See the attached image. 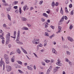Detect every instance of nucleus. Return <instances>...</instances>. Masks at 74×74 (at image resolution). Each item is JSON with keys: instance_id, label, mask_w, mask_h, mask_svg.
Listing matches in <instances>:
<instances>
[{"instance_id": "51", "label": "nucleus", "mask_w": 74, "mask_h": 74, "mask_svg": "<svg viewBox=\"0 0 74 74\" xmlns=\"http://www.w3.org/2000/svg\"><path fill=\"white\" fill-rule=\"evenodd\" d=\"M19 12V11H18V10H16V11H15V12L16 13H18V12Z\"/></svg>"}, {"instance_id": "58", "label": "nucleus", "mask_w": 74, "mask_h": 74, "mask_svg": "<svg viewBox=\"0 0 74 74\" xmlns=\"http://www.w3.org/2000/svg\"><path fill=\"white\" fill-rule=\"evenodd\" d=\"M68 3H69V2L68 1H66V4H68Z\"/></svg>"}, {"instance_id": "16", "label": "nucleus", "mask_w": 74, "mask_h": 74, "mask_svg": "<svg viewBox=\"0 0 74 74\" xmlns=\"http://www.w3.org/2000/svg\"><path fill=\"white\" fill-rule=\"evenodd\" d=\"M43 15L44 16H45V17H46V18H47L48 17V15L46 13H44L43 14Z\"/></svg>"}, {"instance_id": "48", "label": "nucleus", "mask_w": 74, "mask_h": 74, "mask_svg": "<svg viewBox=\"0 0 74 74\" xmlns=\"http://www.w3.org/2000/svg\"><path fill=\"white\" fill-rule=\"evenodd\" d=\"M64 18L65 20H67V17L66 16H64Z\"/></svg>"}, {"instance_id": "40", "label": "nucleus", "mask_w": 74, "mask_h": 74, "mask_svg": "<svg viewBox=\"0 0 74 74\" xmlns=\"http://www.w3.org/2000/svg\"><path fill=\"white\" fill-rule=\"evenodd\" d=\"M45 35L46 36H49V35L48 34V33L47 32H45Z\"/></svg>"}, {"instance_id": "52", "label": "nucleus", "mask_w": 74, "mask_h": 74, "mask_svg": "<svg viewBox=\"0 0 74 74\" xmlns=\"http://www.w3.org/2000/svg\"><path fill=\"white\" fill-rule=\"evenodd\" d=\"M62 40L63 41H64V38H63V36H62Z\"/></svg>"}, {"instance_id": "7", "label": "nucleus", "mask_w": 74, "mask_h": 74, "mask_svg": "<svg viewBox=\"0 0 74 74\" xmlns=\"http://www.w3.org/2000/svg\"><path fill=\"white\" fill-rule=\"evenodd\" d=\"M67 39L69 41H71V42H73L74 41V40H73V38L70 37H68Z\"/></svg>"}, {"instance_id": "1", "label": "nucleus", "mask_w": 74, "mask_h": 74, "mask_svg": "<svg viewBox=\"0 0 74 74\" xmlns=\"http://www.w3.org/2000/svg\"><path fill=\"white\" fill-rule=\"evenodd\" d=\"M20 35V32L19 31H18V35L17 37V39L16 40V42L17 44H23L22 42H20L19 41V36Z\"/></svg>"}, {"instance_id": "14", "label": "nucleus", "mask_w": 74, "mask_h": 74, "mask_svg": "<svg viewBox=\"0 0 74 74\" xmlns=\"http://www.w3.org/2000/svg\"><path fill=\"white\" fill-rule=\"evenodd\" d=\"M39 42H36L34 41V40H33V44H39Z\"/></svg>"}, {"instance_id": "37", "label": "nucleus", "mask_w": 74, "mask_h": 74, "mask_svg": "<svg viewBox=\"0 0 74 74\" xmlns=\"http://www.w3.org/2000/svg\"><path fill=\"white\" fill-rule=\"evenodd\" d=\"M54 36H55V34H53L52 36H51L49 37V38H52V37H54Z\"/></svg>"}, {"instance_id": "63", "label": "nucleus", "mask_w": 74, "mask_h": 74, "mask_svg": "<svg viewBox=\"0 0 74 74\" xmlns=\"http://www.w3.org/2000/svg\"><path fill=\"white\" fill-rule=\"evenodd\" d=\"M2 2L4 3H5V0H3Z\"/></svg>"}, {"instance_id": "30", "label": "nucleus", "mask_w": 74, "mask_h": 74, "mask_svg": "<svg viewBox=\"0 0 74 74\" xmlns=\"http://www.w3.org/2000/svg\"><path fill=\"white\" fill-rule=\"evenodd\" d=\"M45 62H46V63H48L50 62V60H45Z\"/></svg>"}, {"instance_id": "4", "label": "nucleus", "mask_w": 74, "mask_h": 74, "mask_svg": "<svg viewBox=\"0 0 74 74\" xmlns=\"http://www.w3.org/2000/svg\"><path fill=\"white\" fill-rule=\"evenodd\" d=\"M58 31L56 33H60L62 32V27L60 26H59L58 27Z\"/></svg>"}, {"instance_id": "56", "label": "nucleus", "mask_w": 74, "mask_h": 74, "mask_svg": "<svg viewBox=\"0 0 74 74\" xmlns=\"http://www.w3.org/2000/svg\"><path fill=\"white\" fill-rule=\"evenodd\" d=\"M8 18L10 20V15H9V14H8Z\"/></svg>"}, {"instance_id": "5", "label": "nucleus", "mask_w": 74, "mask_h": 74, "mask_svg": "<svg viewBox=\"0 0 74 74\" xmlns=\"http://www.w3.org/2000/svg\"><path fill=\"white\" fill-rule=\"evenodd\" d=\"M29 7H28L27 5H25L23 7V10L24 11H26V9L27 10H28L29 9Z\"/></svg>"}, {"instance_id": "61", "label": "nucleus", "mask_w": 74, "mask_h": 74, "mask_svg": "<svg viewBox=\"0 0 74 74\" xmlns=\"http://www.w3.org/2000/svg\"><path fill=\"white\" fill-rule=\"evenodd\" d=\"M27 25L28 26V27H30V26H31L30 25V24H27Z\"/></svg>"}, {"instance_id": "24", "label": "nucleus", "mask_w": 74, "mask_h": 74, "mask_svg": "<svg viewBox=\"0 0 74 74\" xmlns=\"http://www.w3.org/2000/svg\"><path fill=\"white\" fill-rule=\"evenodd\" d=\"M3 27H4L5 28H7V25L5 24H4L3 25Z\"/></svg>"}, {"instance_id": "50", "label": "nucleus", "mask_w": 74, "mask_h": 74, "mask_svg": "<svg viewBox=\"0 0 74 74\" xmlns=\"http://www.w3.org/2000/svg\"><path fill=\"white\" fill-rule=\"evenodd\" d=\"M73 10L71 11V15H73V14H74V13L73 12Z\"/></svg>"}, {"instance_id": "22", "label": "nucleus", "mask_w": 74, "mask_h": 74, "mask_svg": "<svg viewBox=\"0 0 74 74\" xmlns=\"http://www.w3.org/2000/svg\"><path fill=\"white\" fill-rule=\"evenodd\" d=\"M42 47V45L41 43L40 44V45H38L37 46V47L38 48L39 47Z\"/></svg>"}, {"instance_id": "26", "label": "nucleus", "mask_w": 74, "mask_h": 74, "mask_svg": "<svg viewBox=\"0 0 74 74\" xmlns=\"http://www.w3.org/2000/svg\"><path fill=\"white\" fill-rule=\"evenodd\" d=\"M17 62L18 63V64H22V62H21V61H17Z\"/></svg>"}, {"instance_id": "13", "label": "nucleus", "mask_w": 74, "mask_h": 74, "mask_svg": "<svg viewBox=\"0 0 74 74\" xmlns=\"http://www.w3.org/2000/svg\"><path fill=\"white\" fill-rule=\"evenodd\" d=\"M4 57L5 59H9L8 56H7V54H5L4 55Z\"/></svg>"}, {"instance_id": "46", "label": "nucleus", "mask_w": 74, "mask_h": 74, "mask_svg": "<svg viewBox=\"0 0 74 74\" xmlns=\"http://www.w3.org/2000/svg\"><path fill=\"white\" fill-rule=\"evenodd\" d=\"M66 53L68 55H70V53H69V51H67Z\"/></svg>"}, {"instance_id": "64", "label": "nucleus", "mask_w": 74, "mask_h": 74, "mask_svg": "<svg viewBox=\"0 0 74 74\" xmlns=\"http://www.w3.org/2000/svg\"><path fill=\"white\" fill-rule=\"evenodd\" d=\"M33 9V7H31L30 8V10H32Z\"/></svg>"}, {"instance_id": "32", "label": "nucleus", "mask_w": 74, "mask_h": 74, "mask_svg": "<svg viewBox=\"0 0 74 74\" xmlns=\"http://www.w3.org/2000/svg\"><path fill=\"white\" fill-rule=\"evenodd\" d=\"M66 62H68V63H70V61L69 60H68L67 58L66 59Z\"/></svg>"}, {"instance_id": "15", "label": "nucleus", "mask_w": 74, "mask_h": 74, "mask_svg": "<svg viewBox=\"0 0 74 74\" xmlns=\"http://www.w3.org/2000/svg\"><path fill=\"white\" fill-rule=\"evenodd\" d=\"M21 19H22V21H26V20H27V18H25L22 17L21 18Z\"/></svg>"}, {"instance_id": "35", "label": "nucleus", "mask_w": 74, "mask_h": 74, "mask_svg": "<svg viewBox=\"0 0 74 74\" xmlns=\"http://www.w3.org/2000/svg\"><path fill=\"white\" fill-rule=\"evenodd\" d=\"M2 43L3 44H4V39H2Z\"/></svg>"}, {"instance_id": "41", "label": "nucleus", "mask_w": 74, "mask_h": 74, "mask_svg": "<svg viewBox=\"0 0 74 74\" xmlns=\"http://www.w3.org/2000/svg\"><path fill=\"white\" fill-rule=\"evenodd\" d=\"M42 3H43V1H40L39 3V4H42Z\"/></svg>"}, {"instance_id": "19", "label": "nucleus", "mask_w": 74, "mask_h": 74, "mask_svg": "<svg viewBox=\"0 0 74 74\" xmlns=\"http://www.w3.org/2000/svg\"><path fill=\"white\" fill-rule=\"evenodd\" d=\"M17 52L18 53H19V54H20L21 53V51H20V50L19 49H17Z\"/></svg>"}, {"instance_id": "33", "label": "nucleus", "mask_w": 74, "mask_h": 74, "mask_svg": "<svg viewBox=\"0 0 74 74\" xmlns=\"http://www.w3.org/2000/svg\"><path fill=\"white\" fill-rule=\"evenodd\" d=\"M50 71H51L50 70L48 69L47 72V74H48L50 73Z\"/></svg>"}, {"instance_id": "3", "label": "nucleus", "mask_w": 74, "mask_h": 74, "mask_svg": "<svg viewBox=\"0 0 74 74\" xmlns=\"http://www.w3.org/2000/svg\"><path fill=\"white\" fill-rule=\"evenodd\" d=\"M58 62L56 63V64H57V65H58V66H61L62 65V64H61L60 63L61 61H60V60H58Z\"/></svg>"}, {"instance_id": "9", "label": "nucleus", "mask_w": 74, "mask_h": 74, "mask_svg": "<svg viewBox=\"0 0 74 74\" xmlns=\"http://www.w3.org/2000/svg\"><path fill=\"white\" fill-rule=\"evenodd\" d=\"M4 62H3V61H2V60H1L0 61V66L1 67H2V65H3V64H4Z\"/></svg>"}, {"instance_id": "25", "label": "nucleus", "mask_w": 74, "mask_h": 74, "mask_svg": "<svg viewBox=\"0 0 74 74\" xmlns=\"http://www.w3.org/2000/svg\"><path fill=\"white\" fill-rule=\"evenodd\" d=\"M3 5L4 6H7V5H8V4L5 2L3 3Z\"/></svg>"}, {"instance_id": "2", "label": "nucleus", "mask_w": 74, "mask_h": 74, "mask_svg": "<svg viewBox=\"0 0 74 74\" xmlns=\"http://www.w3.org/2000/svg\"><path fill=\"white\" fill-rule=\"evenodd\" d=\"M6 44H8V43L10 42V33H8V34L6 35Z\"/></svg>"}, {"instance_id": "55", "label": "nucleus", "mask_w": 74, "mask_h": 74, "mask_svg": "<svg viewBox=\"0 0 74 74\" xmlns=\"http://www.w3.org/2000/svg\"><path fill=\"white\" fill-rule=\"evenodd\" d=\"M48 27V25H45V28H47Z\"/></svg>"}, {"instance_id": "31", "label": "nucleus", "mask_w": 74, "mask_h": 74, "mask_svg": "<svg viewBox=\"0 0 74 74\" xmlns=\"http://www.w3.org/2000/svg\"><path fill=\"white\" fill-rule=\"evenodd\" d=\"M19 72L20 73H21V74H23V71H21L20 70H18Z\"/></svg>"}, {"instance_id": "23", "label": "nucleus", "mask_w": 74, "mask_h": 74, "mask_svg": "<svg viewBox=\"0 0 74 74\" xmlns=\"http://www.w3.org/2000/svg\"><path fill=\"white\" fill-rule=\"evenodd\" d=\"M60 12L61 14H62V15H63V10H62V8H61V9L60 10Z\"/></svg>"}, {"instance_id": "10", "label": "nucleus", "mask_w": 74, "mask_h": 74, "mask_svg": "<svg viewBox=\"0 0 74 74\" xmlns=\"http://www.w3.org/2000/svg\"><path fill=\"white\" fill-rule=\"evenodd\" d=\"M21 49L23 51L24 53H25V54H27V52L25 50L23 49L22 47H21Z\"/></svg>"}, {"instance_id": "20", "label": "nucleus", "mask_w": 74, "mask_h": 74, "mask_svg": "<svg viewBox=\"0 0 74 74\" xmlns=\"http://www.w3.org/2000/svg\"><path fill=\"white\" fill-rule=\"evenodd\" d=\"M64 16H63V17L60 20V22H63L64 21Z\"/></svg>"}, {"instance_id": "39", "label": "nucleus", "mask_w": 74, "mask_h": 74, "mask_svg": "<svg viewBox=\"0 0 74 74\" xmlns=\"http://www.w3.org/2000/svg\"><path fill=\"white\" fill-rule=\"evenodd\" d=\"M51 28H52V29H55L54 26L51 25Z\"/></svg>"}, {"instance_id": "57", "label": "nucleus", "mask_w": 74, "mask_h": 74, "mask_svg": "<svg viewBox=\"0 0 74 74\" xmlns=\"http://www.w3.org/2000/svg\"><path fill=\"white\" fill-rule=\"evenodd\" d=\"M47 22H48V23H50V20H48L47 21Z\"/></svg>"}, {"instance_id": "8", "label": "nucleus", "mask_w": 74, "mask_h": 74, "mask_svg": "<svg viewBox=\"0 0 74 74\" xmlns=\"http://www.w3.org/2000/svg\"><path fill=\"white\" fill-rule=\"evenodd\" d=\"M16 31H14V37H13L12 36L11 37L13 38H16Z\"/></svg>"}, {"instance_id": "28", "label": "nucleus", "mask_w": 74, "mask_h": 74, "mask_svg": "<svg viewBox=\"0 0 74 74\" xmlns=\"http://www.w3.org/2000/svg\"><path fill=\"white\" fill-rule=\"evenodd\" d=\"M0 38L1 39H2V40L4 39V38L3 37V36H2V35L0 36Z\"/></svg>"}, {"instance_id": "38", "label": "nucleus", "mask_w": 74, "mask_h": 74, "mask_svg": "<svg viewBox=\"0 0 74 74\" xmlns=\"http://www.w3.org/2000/svg\"><path fill=\"white\" fill-rule=\"evenodd\" d=\"M7 71H10V67H7Z\"/></svg>"}, {"instance_id": "62", "label": "nucleus", "mask_w": 74, "mask_h": 74, "mask_svg": "<svg viewBox=\"0 0 74 74\" xmlns=\"http://www.w3.org/2000/svg\"><path fill=\"white\" fill-rule=\"evenodd\" d=\"M2 32H3V31L2 30H0V33H2Z\"/></svg>"}, {"instance_id": "18", "label": "nucleus", "mask_w": 74, "mask_h": 74, "mask_svg": "<svg viewBox=\"0 0 74 74\" xmlns=\"http://www.w3.org/2000/svg\"><path fill=\"white\" fill-rule=\"evenodd\" d=\"M14 58H15V56H13L12 57V58L11 59V61L12 62H14Z\"/></svg>"}, {"instance_id": "53", "label": "nucleus", "mask_w": 74, "mask_h": 74, "mask_svg": "<svg viewBox=\"0 0 74 74\" xmlns=\"http://www.w3.org/2000/svg\"><path fill=\"white\" fill-rule=\"evenodd\" d=\"M42 64L43 66H45V63H43V62H42Z\"/></svg>"}, {"instance_id": "43", "label": "nucleus", "mask_w": 74, "mask_h": 74, "mask_svg": "<svg viewBox=\"0 0 74 74\" xmlns=\"http://www.w3.org/2000/svg\"><path fill=\"white\" fill-rule=\"evenodd\" d=\"M13 54H14V53L13 51L12 52L10 53V55H13Z\"/></svg>"}, {"instance_id": "6", "label": "nucleus", "mask_w": 74, "mask_h": 74, "mask_svg": "<svg viewBox=\"0 0 74 74\" xmlns=\"http://www.w3.org/2000/svg\"><path fill=\"white\" fill-rule=\"evenodd\" d=\"M59 5V3H58V2H56V4H55V2H53L52 3V6H58Z\"/></svg>"}, {"instance_id": "34", "label": "nucleus", "mask_w": 74, "mask_h": 74, "mask_svg": "<svg viewBox=\"0 0 74 74\" xmlns=\"http://www.w3.org/2000/svg\"><path fill=\"white\" fill-rule=\"evenodd\" d=\"M65 11L66 12V13H68V12H69L68 10H67V7L65 8Z\"/></svg>"}, {"instance_id": "42", "label": "nucleus", "mask_w": 74, "mask_h": 74, "mask_svg": "<svg viewBox=\"0 0 74 74\" xmlns=\"http://www.w3.org/2000/svg\"><path fill=\"white\" fill-rule=\"evenodd\" d=\"M14 9H17V8H18V6H14Z\"/></svg>"}, {"instance_id": "44", "label": "nucleus", "mask_w": 74, "mask_h": 74, "mask_svg": "<svg viewBox=\"0 0 74 74\" xmlns=\"http://www.w3.org/2000/svg\"><path fill=\"white\" fill-rule=\"evenodd\" d=\"M34 41H40V40L39 39L37 40V39H34Z\"/></svg>"}, {"instance_id": "47", "label": "nucleus", "mask_w": 74, "mask_h": 74, "mask_svg": "<svg viewBox=\"0 0 74 74\" xmlns=\"http://www.w3.org/2000/svg\"><path fill=\"white\" fill-rule=\"evenodd\" d=\"M33 53L35 57H36V58L37 57V55H36V53Z\"/></svg>"}, {"instance_id": "59", "label": "nucleus", "mask_w": 74, "mask_h": 74, "mask_svg": "<svg viewBox=\"0 0 74 74\" xmlns=\"http://www.w3.org/2000/svg\"><path fill=\"white\" fill-rule=\"evenodd\" d=\"M7 11H10V9L9 8H7Z\"/></svg>"}, {"instance_id": "49", "label": "nucleus", "mask_w": 74, "mask_h": 74, "mask_svg": "<svg viewBox=\"0 0 74 74\" xmlns=\"http://www.w3.org/2000/svg\"><path fill=\"white\" fill-rule=\"evenodd\" d=\"M42 22H44V21H45V19L43 18H42Z\"/></svg>"}, {"instance_id": "45", "label": "nucleus", "mask_w": 74, "mask_h": 74, "mask_svg": "<svg viewBox=\"0 0 74 74\" xmlns=\"http://www.w3.org/2000/svg\"><path fill=\"white\" fill-rule=\"evenodd\" d=\"M72 4H70L69 5V8H71L72 7Z\"/></svg>"}, {"instance_id": "60", "label": "nucleus", "mask_w": 74, "mask_h": 74, "mask_svg": "<svg viewBox=\"0 0 74 74\" xmlns=\"http://www.w3.org/2000/svg\"><path fill=\"white\" fill-rule=\"evenodd\" d=\"M10 71H11V70H12V68H11V66H10Z\"/></svg>"}, {"instance_id": "27", "label": "nucleus", "mask_w": 74, "mask_h": 74, "mask_svg": "<svg viewBox=\"0 0 74 74\" xmlns=\"http://www.w3.org/2000/svg\"><path fill=\"white\" fill-rule=\"evenodd\" d=\"M17 3H18V1L14 2H13V4H14V5H16Z\"/></svg>"}, {"instance_id": "17", "label": "nucleus", "mask_w": 74, "mask_h": 74, "mask_svg": "<svg viewBox=\"0 0 74 74\" xmlns=\"http://www.w3.org/2000/svg\"><path fill=\"white\" fill-rule=\"evenodd\" d=\"M27 68L28 70H33V69L32 67H30V66H27Z\"/></svg>"}, {"instance_id": "29", "label": "nucleus", "mask_w": 74, "mask_h": 74, "mask_svg": "<svg viewBox=\"0 0 74 74\" xmlns=\"http://www.w3.org/2000/svg\"><path fill=\"white\" fill-rule=\"evenodd\" d=\"M73 25H70V29H73Z\"/></svg>"}, {"instance_id": "21", "label": "nucleus", "mask_w": 74, "mask_h": 74, "mask_svg": "<svg viewBox=\"0 0 74 74\" xmlns=\"http://www.w3.org/2000/svg\"><path fill=\"white\" fill-rule=\"evenodd\" d=\"M5 62L7 64H8L9 63V58L6 59Z\"/></svg>"}, {"instance_id": "11", "label": "nucleus", "mask_w": 74, "mask_h": 74, "mask_svg": "<svg viewBox=\"0 0 74 74\" xmlns=\"http://www.w3.org/2000/svg\"><path fill=\"white\" fill-rule=\"evenodd\" d=\"M52 52L53 53H55V54H56L57 53V52L55 50V49L54 48H53L52 49Z\"/></svg>"}, {"instance_id": "12", "label": "nucleus", "mask_w": 74, "mask_h": 74, "mask_svg": "<svg viewBox=\"0 0 74 74\" xmlns=\"http://www.w3.org/2000/svg\"><path fill=\"white\" fill-rule=\"evenodd\" d=\"M22 30H29V28L26 27H23L22 28Z\"/></svg>"}, {"instance_id": "36", "label": "nucleus", "mask_w": 74, "mask_h": 74, "mask_svg": "<svg viewBox=\"0 0 74 74\" xmlns=\"http://www.w3.org/2000/svg\"><path fill=\"white\" fill-rule=\"evenodd\" d=\"M3 70H4V68H5V64L4 63H3Z\"/></svg>"}, {"instance_id": "54", "label": "nucleus", "mask_w": 74, "mask_h": 74, "mask_svg": "<svg viewBox=\"0 0 74 74\" xmlns=\"http://www.w3.org/2000/svg\"><path fill=\"white\" fill-rule=\"evenodd\" d=\"M52 66H50L49 69V70H51V69H52Z\"/></svg>"}]
</instances>
